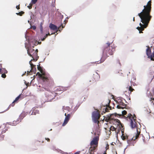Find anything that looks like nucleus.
Listing matches in <instances>:
<instances>
[{"label":"nucleus","mask_w":154,"mask_h":154,"mask_svg":"<svg viewBox=\"0 0 154 154\" xmlns=\"http://www.w3.org/2000/svg\"><path fill=\"white\" fill-rule=\"evenodd\" d=\"M37 0H32V3L33 4H35L37 2Z\"/></svg>","instance_id":"30"},{"label":"nucleus","mask_w":154,"mask_h":154,"mask_svg":"<svg viewBox=\"0 0 154 154\" xmlns=\"http://www.w3.org/2000/svg\"><path fill=\"white\" fill-rule=\"evenodd\" d=\"M94 79V80H96V79Z\"/></svg>","instance_id":"51"},{"label":"nucleus","mask_w":154,"mask_h":154,"mask_svg":"<svg viewBox=\"0 0 154 154\" xmlns=\"http://www.w3.org/2000/svg\"><path fill=\"white\" fill-rule=\"evenodd\" d=\"M116 154H117V153L116 151Z\"/></svg>","instance_id":"50"},{"label":"nucleus","mask_w":154,"mask_h":154,"mask_svg":"<svg viewBox=\"0 0 154 154\" xmlns=\"http://www.w3.org/2000/svg\"><path fill=\"white\" fill-rule=\"evenodd\" d=\"M80 152L79 151L75 153V154H79Z\"/></svg>","instance_id":"39"},{"label":"nucleus","mask_w":154,"mask_h":154,"mask_svg":"<svg viewBox=\"0 0 154 154\" xmlns=\"http://www.w3.org/2000/svg\"><path fill=\"white\" fill-rule=\"evenodd\" d=\"M136 117L135 115H134L132 116V115L131 114H128V116L127 117V119L128 121H131V126L132 128H136V131H137V129L139 128H137V123L136 122Z\"/></svg>","instance_id":"6"},{"label":"nucleus","mask_w":154,"mask_h":154,"mask_svg":"<svg viewBox=\"0 0 154 154\" xmlns=\"http://www.w3.org/2000/svg\"><path fill=\"white\" fill-rule=\"evenodd\" d=\"M117 108L119 109H124V108H125V106H121L120 105H119L117 106Z\"/></svg>","instance_id":"25"},{"label":"nucleus","mask_w":154,"mask_h":154,"mask_svg":"<svg viewBox=\"0 0 154 154\" xmlns=\"http://www.w3.org/2000/svg\"><path fill=\"white\" fill-rule=\"evenodd\" d=\"M92 115V118L94 122L96 123H97L98 124L99 123V121H98V120L100 116V113L99 110H97V111L93 112Z\"/></svg>","instance_id":"8"},{"label":"nucleus","mask_w":154,"mask_h":154,"mask_svg":"<svg viewBox=\"0 0 154 154\" xmlns=\"http://www.w3.org/2000/svg\"><path fill=\"white\" fill-rule=\"evenodd\" d=\"M153 104H154V103H153Z\"/></svg>","instance_id":"52"},{"label":"nucleus","mask_w":154,"mask_h":154,"mask_svg":"<svg viewBox=\"0 0 154 154\" xmlns=\"http://www.w3.org/2000/svg\"><path fill=\"white\" fill-rule=\"evenodd\" d=\"M133 20L134 21H135V18L134 17L133 18Z\"/></svg>","instance_id":"45"},{"label":"nucleus","mask_w":154,"mask_h":154,"mask_svg":"<svg viewBox=\"0 0 154 154\" xmlns=\"http://www.w3.org/2000/svg\"><path fill=\"white\" fill-rule=\"evenodd\" d=\"M152 100H154V98H153L152 97H150V100H149V101H151Z\"/></svg>","instance_id":"34"},{"label":"nucleus","mask_w":154,"mask_h":154,"mask_svg":"<svg viewBox=\"0 0 154 154\" xmlns=\"http://www.w3.org/2000/svg\"><path fill=\"white\" fill-rule=\"evenodd\" d=\"M139 31V32L140 33H143V32H142L143 31V30H138Z\"/></svg>","instance_id":"37"},{"label":"nucleus","mask_w":154,"mask_h":154,"mask_svg":"<svg viewBox=\"0 0 154 154\" xmlns=\"http://www.w3.org/2000/svg\"><path fill=\"white\" fill-rule=\"evenodd\" d=\"M7 72H8V71L7 70H5V72H4V73L5 74L7 73Z\"/></svg>","instance_id":"41"},{"label":"nucleus","mask_w":154,"mask_h":154,"mask_svg":"<svg viewBox=\"0 0 154 154\" xmlns=\"http://www.w3.org/2000/svg\"><path fill=\"white\" fill-rule=\"evenodd\" d=\"M2 137L3 138H4V136L3 135H2Z\"/></svg>","instance_id":"46"},{"label":"nucleus","mask_w":154,"mask_h":154,"mask_svg":"<svg viewBox=\"0 0 154 154\" xmlns=\"http://www.w3.org/2000/svg\"><path fill=\"white\" fill-rule=\"evenodd\" d=\"M29 73H30V72H29V71H27V74H28Z\"/></svg>","instance_id":"44"},{"label":"nucleus","mask_w":154,"mask_h":154,"mask_svg":"<svg viewBox=\"0 0 154 154\" xmlns=\"http://www.w3.org/2000/svg\"><path fill=\"white\" fill-rule=\"evenodd\" d=\"M96 75L97 76V78H98V74H96Z\"/></svg>","instance_id":"48"},{"label":"nucleus","mask_w":154,"mask_h":154,"mask_svg":"<svg viewBox=\"0 0 154 154\" xmlns=\"http://www.w3.org/2000/svg\"><path fill=\"white\" fill-rule=\"evenodd\" d=\"M26 85L27 86H28L29 85V84L28 83H26Z\"/></svg>","instance_id":"42"},{"label":"nucleus","mask_w":154,"mask_h":154,"mask_svg":"<svg viewBox=\"0 0 154 154\" xmlns=\"http://www.w3.org/2000/svg\"><path fill=\"white\" fill-rule=\"evenodd\" d=\"M151 0L149 1L146 5H144V9L140 13L138 14V15L141 19V21L143 24L140 23V27H137L136 29L138 30H144L146 28L149 23L152 16L150 15L151 10Z\"/></svg>","instance_id":"1"},{"label":"nucleus","mask_w":154,"mask_h":154,"mask_svg":"<svg viewBox=\"0 0 154 154\" xmlns=\"http://www.w3.org/2000/svg\"><path fill=\"white\" fill-rule=\"evenodd\" d=\"M52 6L53 7H55V6L54 5V4H53Z\"/></svg>","instance_id":"47"},{"label":"nucleus","mask_w":154,"mask_h":154,"mask_svg":"<svg viewBox=\"0 0 154 154\" xmlns=\"http://www.w3.org/2000/svg\"><path fill=\"white\" fill-rule=\"evenodd\" d=\"M147 48L146 50V55L148 56V57L151 60H154V52L152 54H151V49L148 46H146Z\"/></svg>","instance_id":"10"},{"label":"nucleus","mask_w":154,"mask_h":154,"mask_svg":"<svg viewBox=\"0 0 154 154\" xmlns=\"http://www.w3.org/2000/svg\"><path fill=\"white\" fill-rule=\"evenodd\" d=\"M61 26H62V28H63L64 27V26H63L62 24L61 25L57 28L56 26L52 23H50V24L49 27L51 29L53 30L56 31V32H57L58 31H59L60 32H61L60 28Z\"/></svg>","instance_id":"11"},{"label":"nucleus","mask_w":154,"mask_h":154,"mask_svg":"<svg viewBox=\"0 0 154 154\" xmlns=\"http://www.w3.org/2000/svg\"><path fill=\"white\" fill-rule=\"evenodd\" d=\"M27 52L28 54L33 59L34 61H36L39 58L38 55V50L37 49L35 50L32 48H27Z\"/></svg>","instance_id":"4"},{"label":"nucleus","mask_w":154,"mask_h":154,"mask_svg":"<svg viewBox=\"0 0 154 154\" xmlns=\"http://www.w3.org/2000/svg\"><path fill=\"white\" fill-rule=\"evenodd\" d=\"M40 64H39V65L37 66V68L38 70H39L41 73H42V72H44L42 70V67L40 66Z\"/></svg>","instance_id":"21"},{"label":"nucleus","mask_w":154,"mask_h":154,"mask_svg":"<svg viewBox=\"0 0 154 154\" xmlns=\"http://www.w3.org/2000/svg\"><path fill=\"white\" fill-rule=\"evenodd\" d=\"M122 114L123 115H125L126 114L127 112L125 110H124V111H122Z\"/></svg>","instance_id":"28"},{"label":"nucleus","mask_w":154,"mask_h":154,"mask_svg":"<svg viewBox=\"0 0 154 154\" xmlns=\"http://www.w3.org/2000/svg\"><path fill=\"white\" fill-rule=\"evenodd\" d=\"M117 103L119 105L122 106H126V105L121 100H119L117 102Z\"/></svg>","instance_id":"18"},{"label":"nucleus","mask_w":154,"mask_h":154,"mask_svg":"<svg viewBox=\"0 0 154 154\" xmlns=\"http://www.w3.org/2000/svg\"><path fill=\"white\" fill-rule=\"evenodd\" d=\"M110 130L112 131H114L116 130V128H115L114 126H111L110 128Z\"/></svg>","instance_id":"26"},{"label":"nucleus","mask_w":154,"mask_h":154,"mask_svg":"<svg viewBox=\"0 0 154 154\" xmlns=\"http://www.w3.org/2000/svg\"><path fill=\"white\" fill-rule=\"evenodd\" d=\"M64 88L62 86H59L57 88L56 90L57 91H64Z\"/></svg>","instance_id":"19"},{"label":"nucleus","mask_w":154,"mask_h":154,"mask_svg":"<svg viewBox=\"0 0 154 154\" xmlns=\"http://www.w3.org/2000/svg\"><path fill=\"white\" fill-rule=\"evenodd\" d=\"M0 66H1V65H0ZM2 70V69L1 68H0V73L1 72Z\"/></svg>","instance_id":"43"},{"label":"nucleus","mask_w":154,"mask_h":154,"mask_svg":"<svg viewBox=\"0 0 154 154\" xmlns=\"http://www.w3.org/2000/svg\"><path fill=\"white\" fill-rule=\"evenodd\" d=\"M41 73V74H40L39 72H38L36 75H38L43 82L48 83L52 82V78L49 74L46 73L45 72H42V73Z\"/></svg>","instance_id":"3"},{"label":"nucleus","mask_w":154,"mask_h":154,"mask_svg":"<svg viewBox=\"0 0 154 154\" xmlns=\"http://www.w3.org/2000/svg\"><path fill=\"white\" fill-rule=\"evenodd\" d=\"M20 122L21 121H20V120L19 119H17V121H14L13 122L12 124L13 125H16Z\"/></svg>","instance_id":"20"},{"label":"nucleus","mask_w":154,"mask_h":154,"mask_svg":"<svg viewBox=\"0 0 154 154\" xmlns=\"http://www.w3.org/2000/svg\"><path fill=\"white\" fill-rule=\"evenodd\" d=\"M97 146L95 145L94 146H91L92 147V148L93 149H94V150H95L96 149V148L97 147Z\"/></svg>","instance_id":"32"},{"label":"nucleus","mask_w":154,"mask_h":154,"mask_svg":"<svg viewBox=\"0 0 154 154\" xmlns=\"http://www.w3.org/2000/svg\"><path fill=\"white\" fill-rule=\"evenodd\" d=\"M32 3H30L29 4V6H27L28 8L29 9H31L32 8Z\"/></svg>","instance_id":"27"},{"label":"nucleus","mask_w":154,"mask_h":154,"mask_svg":"<svg viewBox=\"0 0 154 154\" xmlns=\"http://www.w3.org/2000/svg\"><path fill=\"white\" fill-rule=\"evenodd\" d=\"M45 139L46 140H47L48 142L50 141V140L49 138H45Z\"/></svg>","instance_id":"38"},{"label":"nucleus","mask_w":154,"mask_h":154,"mask_svg":"<svg viewBox=\"0 0 154 154\" xmlns=\"http://www.w3.org/2000/svg\"><path fill=\"white\" fill-rule=\"evenodd\" d=\"M44 89L46 91L45 92V95L46 97L48 98V100L51 101L53 99L55 96L54 93L47 90L46 88H44Z\"/></svg>","instance_id":"9"},{"label":"nucleus","mask_w":154,"mask_h":154,"mask_svg":"<svg viewBox=\"0 0 154 154\" xmlns=\"http://www.w3.org/2000/svg\"><path fill=\"white\" fill-rule=\"evenodd\" d=\"M6 75L4 73L2 74V77L3 78H6Z\"/></svg>","instance_id":"31"},{"label":"nucleus","mask_w":154,"mask_h":154,"mask_svg":"<svg viewBox=\"0 0 154 154\" xmlns=\"http://www.w3.org/2000/svg\"><path fill=\"white\" fill-rule=\"evenodd\" d=\"M110 103V100L109 101V103H108V104H109V103Z\"/></svg>","instance_id":"49"},{"label":"nucleus","mask_w":154,"mask_h":154,"mask_svg":"<svg viewBox=\"0 0 154 154\" xmlns=\"http://www.w3.org/2000/svg\"><path fill=\"white\" fill-rule=\"evenodd\" d=\"M119 115L117 113L110 114V116L108 118L107 122H112L114 124L115 123L116 125L119 126V127L121 126L122 127V123L118 119H116L115 118V117H116Z\"/></svg>","instance_id":"5"},{"label":"nucleus","mask_w":154,"mask_h":154,"mask_svg":"<svg viewBox=\"0 0 154 154\" xmlns=\"http://www.w3.org/2000/svg\"><path fill=\"white\" fill-rule=\"evenodd\" d=\"M48 36V34H46L44 38H41V40L42 41H44L45 38Z\"/></svg>","instance_id":"29"},{"label":"nucleus","mask_w":154,"mask_h":154,"mask_svg":"<svg viewBox=\"0 0 154 154\" xmlns=\"http://www.w3.org/2000/svg\"><path fill=\"white\" fill-rule=\"evenodd\" d=\"M140 133V128L137 129V133H135V138L134 136L133 138H130L128 139L127 142L129 146H134V144L136 143L135 140L137 139L139 137Z\"/></svg>","instance_id":"7"},{"label":"nucleus","mask_w":154,"mask_h":154,"mask_svg":"<svg viewBox=\"0 0 154 154\" xmlns=\"http://www.w3.org/2000/svg\"><path fill=\"white\" fill-rule=\"evenodd\" d=\"M55 34V33H51V35H52V34ZM48 34V35H51V34H50L49 33H48V34Z\"/></svg>","instance_id":"40"},{"label":"nucleus","mask_w":154,"mask_h":154,"mask_svg":"<svg viewBox=\"0 0 154 154\" xmlns=\"http://www.w3.org/2000/svg\"><path fill=\"white\" fill-rule=\"evenodd\" d=\"M129 90L130 91V94H131V92L133 91L134 89L131 86H130L129 87Z\"/></svg>","instance_id":"24"},{"label":"nucleus","mask_w":154,"mask_h":154,"mask_svg":"<svg viewBox=\"0 0 154 154\" xmlns=\"http://www.w3.org/2000/svg\"><path fill=\"white\" fill-rule=\"evenodd\" d=\"M26 113L23 112H22L19 116L18 119L20 120V121H21V120L26 116Z\"/></svg>","instance_id":"17"},{"label":"nucleus","mask_w":154,"mask_h":154,"mask_svg":"<svg viewBox=\"0 0 154 154\" xmlns=\"http://www.w3.org/2000/svg\"><path fill=\"white\" fill-rule=\"evenodd\" d=\"M122 135L121 136V137L122 140H125L126 139L127 141L129 139L130 137L127 134H124V132L122 131Z\"/></svg>","instance_id":"14"},{"label":"nucleus","mask_w":154,"mask_h":154,"mask_svg":"<svg viewBox=\"0 0 154 154\" xmlns=\"http://www.w3.org/2000/svg\"><path fill=\"white\" fill-rule=\"evenodd\" d=\"M24 13V12L23 11H21V12H20L18 13H17L16 14L17 15H19L20 16H22V15Z\"/></svg>","instance_id":"23"},{"label":"nucleus","mask_w":154,"mask_h":154,"mask_svg":"<svg viewBox=\"0 0 154 154\" xmlns=\"http://www.w3.org/2000/svg\"><path fill=\"white\" fill-rule=\"evenodd\" d=\"M21 96V94L19 95L18 97H17L15 99V100H14V101L12 102V103L10 105V106H13L15 104L14 103H17L18 100L20 98Z\"/></svg>","instance_id":"16"},{"label":"nucleus","mask_w":154,"mask_h":154,"mask_svg":"<svg viewBox=\"0 0 154 154\" xmlns=\"http://www.w3.org/2000/svg\"><path fill=\"white\" fill-rule=\"evenodd\" d=\"M99 140V137H98L97 136L94 138L90 143V145L91 146H92L94 145L98 146Z\"/></svg>","instance_id":"12"},{"label":"nucleus","mask_w":154,"mask_h":154,"mask_svg":"<svg viewBox=\"0 0 154 154\" xmlns=\"http://www.w3.org/2000/svg\"><path fill=\"white\" fill-rule=\"evenodd\" d=\"M111 109L112 107L109 105L108 106H106V107L104 106V108L103 109V112L104 113H105L106 112H109V110Z\"/></svg>","instance_id":"15"},{"label":"nucleus","mask_w":154,"mask_h":154,"mask_svg":"<svg viewBox=\"0 0 154 154\" xmlns=\"http://www.w3.org/2000/svg\"><path fill=\"white\" fill-rule=\"evenodd\" d=\"M65 116L66 117L64 122L62 124V126H65L68 123L71 117V115L70 114H68L67 115L65 113Z\"/></svg>","instance_id":"13"},{"label":"nucleus","mask_w":154,"mask_h":154,"mask_svg":"<svg viewBox=\"0 0 154 154\" xmlns=\"http://www.w3.org/2000/svg\"><path fill=\"white\" fill-rule=\"evenodd\" d=\"M32 28L33 30H35L36 29V26H32Z\"/></svg>","instance_id":"33"},{"label":"nucleus","mask_w":154,"mask_h":154,"mask_svg":"<svg viewBox=\"0 0 154 154\" xmlns=\"http://www.w3.org/2000/svg\"><path fill=\"white\" fill-rule=\"evenodd\" d=\"M16 8L18 10L19 9H20V7L19 5L17 6L16 7Z\"/></svg>","instance_id":"35"},{"label":"nucleus","mask_w":154,"mask_h":154,"mask_svg":"<svg viewBox=\"0 0 154 154\" xmlns=\"http://www.w3.org/2000/svg\"><path fill=\"white\" fill-rule=\"evenodd\" d=\"M111 44L110 43L107 42L103 46L102 49V56L99 63L103 62L107 57L113 55L114 52L115 51V48L114 46H110Z\"/></svg>","instance_id":"2"},{"label":"nucleus","mask_w":154,"mask_h":154,"mask_svg":"<svg viewBox=\"0 0 154 154\" xmlns=\"http://www.w3.org/2000/svg\"><path fill=\"white\" fill-rule=\"evenodd\" d=\"M34 61V60H33V59L32 60L30 61H29V63L30 64V65L31 67V69L30 70V71H31L32 70V68L34 67L35 66V65H33L32 63V61Z\"/></svg>","instance_id":"22"},{"label":"nucleus","mask_w":154,"mask_h":154,"mask_svg":"<svg viewBox=\"0 0 154 154\" xmlns=\"http://www.w3.org/2000/svg\"><path fill=\"white\" fill-rule=\"evenodd\" d=\"M90 151L91 152H93V151L94 150V149H93L92 148V147L91 146L90 148Z\"/></svg>","instance_id":"36"}]
</instances>
